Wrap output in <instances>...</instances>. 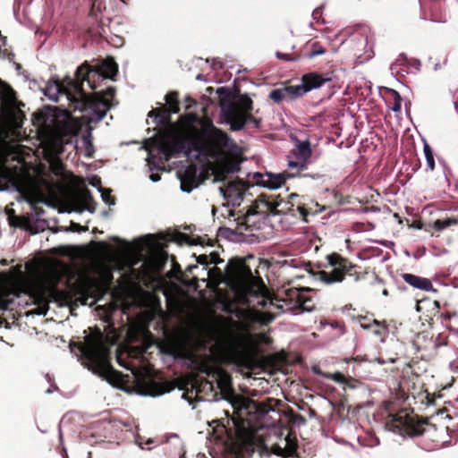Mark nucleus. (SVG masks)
Listing matches in <instances>:
<instances>
[{"instance_id":"nucleus-1","label":"nucleus","mask_w":458,"mask_h":458,"mask_svg":"<svg viewBox=\"0 0 458 458\" xmlns=\"http://www.w3.org/2000/svg\"><path fill=\"white\" fill-rule=\"evenodd\" d=\"M144 148L148 155L146 161L149 170H164V162L182 152L188 158L206 164L212 171L215 182H225L218 190L226 200V206L239 207L248 189L239 178L227 180V175L239 170L233 157L238 148L226 133L211 123H204L200 131H189L183 139L164 134L158 139L148 140Z\"/></svg>"},{"instance_id":"nucleus-2","label":"nucleus","mask_w":458,"mask_h":458,"mask_svg":"<svg viewBox=\"0 0 458 458\" xmlns=\"http://www.w3.org/2000/svg\"><path fill=\"white\" fill-rule=\"evenodd\" d=\"M117 71V64L111 58H106L95 65H89L85 62L77 68L75 80L67 77L62 83L49 81L43 91L45 96L53 101H58L60 97H64L74 110L85 113L84 116L88 122L98 123L109 110L114 89L108 88L103 95L96 93L89 96L84 92L83 83L87 82L91 89H96L99 81L113 79Z\"/></svg>"},{"instance_id":"nucleus-3","label":"nucleus","mask_w":458,"mask_h":458,"mask_svg":"<svg viewBox=\"0 0 458 458\" xmlns=\"http://www.w3.org/2000/svg\"><path fill=\"white\" fill-rule=\"evenodd\" d=\"M225 281L235 295L249 305H254V299H257L259 306L262 308L276 306L283 312L297 310L310 312L315 310V301L309 288L283 286L275 299L268 297L260 277L253 276L251 269L242 260L228 262Z\"/></svg>"},{"instance_id":"nucleus-4","label":"nucleus","mask_w":458,"mask_h":458,"mask_svg":"<svg viewBox=\"0 0 458 458\" xmlns=\"http://www.w3.org/2000/svg\"><path fill=\"white\" fill-rule=\"evenodd\" d=\"M185 357L195 365L198 370L207 375L206 380L192 387L191 392L182 394V397L190 404L192 403L193 395L199 402H215L219 400V395H231V377L215 363L211 348L208 349V353L203 355L188 350Z\"/></svg>"},{"instance_id":"nucleus-5","label":"nucleus","mask_w":458,"mask_h":458,"mask_svg":"<svg viewBox=\"0 0 458 458\" xmlns=\"http://www.w3.org/2000/svg\"><path fill=\"white\" fill-rule=\"evenodd\" d=\"M71 351L80 357L81 364L94 374L106 378L111 384L122 381V376L114 370L109 362V346L107 338L100 329L85 335L83 343L70 345Z\"/></svg>"},{"instance_id":"nucleus-6","label":"nucleus","mask_w":458,"mask_h":458,"mask_svg":"<svg viewBox=\"0 0 458 458\" xmlns=\"http://www.w3.org/2000/svg\"><path fill=\"white\" fill-rule=\"evenodd\" d=\"M80 130V123L65 113L62 119L55 121L49 139L43 142L45 156L56 175L63 174V164L57 157L63 145L69 141L67 137L76 135Z\"/></svg>"},{"instance_id":"nucleus-7","label":"nucleus","mask_w":458,"mask_h":458,"mask_svg":"<svg viewBox=\"0 0 458 458\" xmlns=\"http://www.w3.org/2000/svg\"><path fill=\"white\" fill-rule=\"evenodd\" d=\"M216 93L223 116L233 131H240L247 123H252L256 128L259 126V120L248 114L252 106L250 98L242 97L236 101L227 87L218 88Z\"/></svg>"},{"instance_id":"nucleus-8","label":"nucleus","mask_w":458,"mask_h":458,"mask_svg":"<svg viewBox=\"0 0 458 458\" xmlns=\"http://www.w3.org/2000/svg\"><path fill=\"white\" fill-rule=\"evenodd\" d=\"M206 338L216 342V345L220 349L222 357L226 362L237 366H248L249 356L243 346V339L239 334L228 330L223 335L218 330L211 328L198 337L197 344L205 345Z\"/></svg>"},{"instance_id":"nucleus-9","label":"nucleus","mask_w":458,"mask_h":458,"mask_svg":"<svg viewBox=\"0 0 458 458\" xmlns=\"http://www.w3.org/2000/svg\"><path fill=\"white\" fill-rule=\"evenodd\" d=\"M293 205L279 199L277 195L262 194L250 205L243 215L244 224L250 227H259L270 216L284 215L289 212Z\"/></svg>"},{"instance_id":"nucleus-10","label":"nucleus","mask_w":458,"mask_h":458,"mask_svg":"<svg viewBox=\"0 0 458 458\" xmlns=\"http://www.w3.org/2000/svg\"><path fill=\"white\" fill-rule=\"evenodd\" d=\"M329 265L332 267L330 271L318 270L313 272L312 276L314 280L321 282L325 284H333L344 281L346 276H355L354 280L360 279L359 275L352 273L354 266L349 264L346 260L343 259L339 255L332 254L327 257Z\"/></svg>"},{"instance_id":"nucleus-11","label":"nucleus","mask_w":458,"mask_h":458,"mask_svg":"<svg viewBox=\"0 0 458 458\" xmlns=\"http://www.w3.org/2000/svg\"><path fill=\"white\" fill-rule=\"evenodd\" d=\"M311 149L309 141H299L288 156L287 165L290 168L302 171L307 168Z\"/></svg>"},{"instance_id":"nucleus-12","label":"nucleus","mask_w":458,"mask_h":458,"mask_svg":"<svg viewBox=\"0 0 458 458\" xmlns=\"http://www.w3.org/2000/svg\"><path fill=\"white\" fill-rule=\"evenodd\" d=\"M117 361L121 366L126 368L127 369L131 370L132 374L135 376L137 382L140 387V394L155 397V396L162 395L165 393L168 392L167 388L161 384H157L151 380H148V381L141 380V378H140L138 371H136L133 369H131L127 363H124L122 360L121 355L117 356Z\"/></svg>"},{"instance_id":"nucleus-13","label":"nucleus","mask_w":458,"mask_h":458,"mask_svg":"<svg viewBox=\"0 0 458 458\" xmlns=\"http://www.w3.org/2000/svg\"><path fill=\"white\" fill-rule=\"evenodd\" d=\"M386 427L393 432L400 435H417L419 434L411 425V420L403 413H398L390 416Z\"/></svg>"},{"instance_id":"nucleus-14","label":"nucleus","mask_w":458,"mask_h":458,"mask_svg":"<svg viewBox=\"0 0 458 458\" xmlns=\"http://www.w3.org/2000/svg\"><path fill=\"white\" fill-rule=\"evenodd\" d=\"M294 176V174H291L289 173H280V174H272L266 173L257 174H256V182L262 187L267 188L269 190H276L282 187L287 179H291Z\"/></svg>"},{"instance_id":"nucleus-15","label":"nucleus","mask_w":458,"mask_h":458,"mask_svg":"<svg viewBox=\"0 0 458 458\" xmlns=\"http://www.w3.org/2000/svg\"><path fill=\"white\" fill-rule=\"evenodd\" d=\"M269 448L275 454L286 457L294 453L296 449V443L294 439L291 437L290 432L285 430V433H281L278 441L272 444Z\"/></svg>"},{"instance_id":"nucleus-16","label":"nucleus","mask_w":458,"mask_h":458,"mask_svg":"<svg viewBox=\"0 0 458 458\" xmlns=\"http://www.w3.org/2000/svg\"><path fill=\"white\" fill-rule=\"evenodd\" d=\"M181 190L190 193L199 184V175L195 165L187 166L182 173H179Z\"/></svg>"},{"instance_id":"nucleus-17","label":"nucleus","mask_w":458,"mask_h":458,"mask_svg":"<svg viewBox=\"0 0 458 458\" xmlns=\"http://www.w3.org/2000/svg\"><path fill=\"white\" fill-rule=\"evenodd\" d=\"M330 78H323L321 75L317 73H308L303 75L301 83L295 85L297 89V95L301 97L303 94L314 89L320 88L325 82L329 81Z\"/></svg>"},{"instance_id":"nucleus-18","label":"nucleus","mask_w":458,"mask_h":458,"mask_svg":"<svg viewBox=\"0 0 458 458\" xmlns=\"http://www.w3.org/2000/svg\"><path fill=\"white\" fill-rule=\"evenodd\" d=\"M402 278L406 284L412 286L413 288L426 292H437V290L433 287L431 281L428 278L409 273L403 274Z\"/></svg>"},{"instance_id":"nucleus-19","label":"nucleus","mask_w":458,"mask_h":458,"mask_svg":"<svg viewBox=\"0 0 458 458\" xmlns=\"http://www.w3.org/2000/svg\"><path fill=\"white\" fill-rule=\"evenodd\" d=\"M295 89H297L295 85H291L273 89L269 93V98L275 102H280L282 100L292 101L300 97L297 95Z\"/></svg>"},{"instance_id":"nucleus-20","label":"nucleus","mask_w":458,"mask_h":458,"mask_svg":"<svg viewBox=\"0 0 458 458\" xmlns=\"http://www.w3.org/2000/svg\"><path fill=\"white\" fill-rule=\"evenodd\" d=\"M34 302L38 303V306L32 311L37 315H46L48 310V300L42 289V293H37L30 295Z\"/></svg>"},{"instance_id":"nucleus-21","label":"nucleus","mask_w":458,"mask_h":458,"mask_svg":"<svg viewBox=\"0 0 458 458\" xmlns=\"http://www.w3.org/2000/svg\"><path fill=\"white\" fill-rule=\"evenodd\" d=\"M166 105L168 106V112L175 114L179 111L178 102L176 100V94L171 92L165 97Z\"/></svg>"},{"instance_id":"nucleus-22","label":"nucleus","mask_w":458,"mask_h":458,"mask_svg":"<svg viewBox=\"0 0 458 458\" xmlns=\"http://www.w3.org/2000/svg\"><path fill=\"white\" fill-rule=\"evenodd\" d=\"M423 151H424L425 158L427 161L428 168L431 171L434 170L435 160H434L433 151H432L431 148L427 143H424Z\"/></svg>"},{"instance_id":"nucleus-23","label":"nucleus","mask_w":458,"mask_h":458,"mask_svg":"<svg viewBox=\"0 0 458 458\" xmlns=\"http://www.w3.org/2000/svg\"><path fill=\"white\" fill-rule=\"evenodd\" d=\"M458 224V221L454 218H446V219H443V220H437L435 223H434V227L435 229H437V231H442V230H445L446 229L447 227L453 225H457Z\"/></svg>"},{"instance_id":"nucleus-24","label":"nucleus","mask_w":458,"mask_h":458,"mask_svg":"<svg viewBox=\"0 0 458 458\" xmlns=\"http://www.w3.org/2000/svg\"><path fill=\"white\" fill-rule=\"evenodd\" d=\"M16 294L13 292L8 293L4 296L3 293L0 291V309L6 310L10 303L13 301V298Z\"/></svg>"},{"instance_id":"nucleus-25","label":"nucleus","mask_w":458,"mask_h":458,"mask_svg":"<svg viewBox=\"0 0 458 458\" xmlns=\"http://www.w3.org/2000/svg\"><path fill=\"white\" fill-rule=\"evenodd\" d=\"M326 53V50L324 47L318 46L317 43L313 45V49L310 51L308 55L310 58H313L317 55H324Z\"/></svg>"},{"instance_id":"nucleus-26","label":"nucleus","mask_w":458,"mask_h":458,"mask_svg":"<svg viewBox=\"0 0 458 458\" xmlns=\"http://www.w3.org/2000/svg\"><path fill=\"white\" fill-rule=\"evenodd\" d=\"M327 378H330L337 383H344L345 377L341 372H335L334 374H328L326 376Z\"/></svg>"},{"instance_id":"nucleus-27","label":"nucleus","mask_w":458,"mask_h":458,"mask_svg":"<svg viewBox=\"0 0 458 458\" xmlns=\"http://www.w3.org/2000/svg\"><path fill=\"white\" fill-rule=\"evenodd\" d=\"M105 267H105L103 274L101 275V277H102V280L104 281V283L110 284L113 279L112 272L109 269L107 265H105Z\"/></svg>"},{"instance_id":"nucleus-28","label":"nucleus","mask_w":458,"mask_h":458,"mask_svg":"<svg viewBox=\"0 0 458 458\" xmlns=\"http://www.w3.org/2000/svg\"><path fill=\"white\" fill-rule=\"evenodd\" d=\"M100 192H101V197L106 203H107L109 205L114 204V201L112 199V197L110 196L109 192H106L105 191H101Z\"/></svg>"},{"instance_id":"nucleus-29","label":"nucleus","mask_w":458,"mask_h":458,"mask_svg":"<svg viewBox=\"0 0 458 458\" xmlns=\"http://www.w3.org/2000/svg\"><path fill=\"white\" fill-rule=\"evenodd\" d=\"M89 184L92 186V187H95V188H98L99 191H101V181L100 179L98 177V176H93L90 180H89Z\"/></svg>"},{"instance_id":"nucleus-30","label":"nucleus","mask_w":458,"mask_h":458,"mask_svg":"<svg viewBox=\"0 0 458 458\" xmlns=\"http://www.w3.org/2000/svg\"><path fill=\"white\" fill-rule=\"evenodd\" d=\"M102 9H105V5L98 0H92V11L93 12H100Z\"/></svg>"},{"instance_id":"nucleus-31","label":"nucleus","mask_w":458,"mask_h":458,"mask_svg":"<svg viewBox=\"0 0 458 458\" xmlns=\"http://www.w3.org/2000/svg\"><path fill=\"white\" fill-rule=\"evenodd\" d=\"M395 94H396V98H395V101L392 106V110L396 113L401 110V97L398 93L395 92Z\"/></svg>"},{"instance_id":"nucleus-32","label":"nucleus","mask_w":458,"mask_h":458,"mask_svg":"<svg viewBox=\"0 0 458 458\" xmlns=\"http://www.w3.org/2000/svg\"><path fill=\"white\" fill-rule=\"evenodd\" d=\"M274 316L271 314H262L261 318H259V321H260L262 324H268L274 319Z\"/></svg>"},{"instance_id":"nucleus-33","label":"nucleus","mask_w":458,"mask_h":458,"mask_svg":"<svg viewBox=\"0 0 458 458\" xmlns=\"http://www.w3.org/2000/svg\"><path fill=\"white\" fill-rule=\"evenodd\" d=\"M303 178H310L312 180H319L321 179L322 175L319 174H304L301 175Z\"/></svg>"},{"instance_id":"nucleus-34","label":"nucleus","mask_w":458,"mask_h":458,"mask_svg":"<svg viewBox=\"0 0 458 458\" xmlns=\"http://www.w3.org/2000/svg\"><path fill=\"white\" fill-rule=\"evenodd\" d=\"M238 409L242 411V409L248 410L250 409V403L248 400L242 399L241 400V403L238 405Z\"/></svg>"},{"instance_id":"nucleus-35","label":"nucleus","mask_w":458,"mask_h":458,"mask_svg":"<svg viewBox=\"0 0 458 458\" xmlns=\"http://www.w3.org/2000/svg\"><path fill=\"white\" fill-rule=\"evenodd\" d=\"M208 260V257L206 255H199L197 257V262L200 264H207Z\"/></svg>"},{"instance_id":"nucleus-36","label":"nucleus","mask_w":458,"mask_h":458,"mask_svg":"<svg viewBox=\"0 0 458 458\" xmlns=\"http://www.w3.org/2000/svg\"><path fill=\"white\" fill-rule=\"evenodd\" d=\"M297 210L299 211L300 216H301V217H303V218L308 215V211H307V210H306V208H305L304 207H302V206H298V207H297Z\"/></svg>"},{"instance_id":"nucleus-37","label":"nucleus","mask_w":458,"mask_h":458,"mask_svg":"<svg viewBox=\"0 0 458 458\" xmlns=\"http://www.w3.org/2000/svg\"><path fill=\"white\" fill-rule=\"evenodd\" d=\"M312 371H313V373H315V374H317V375L323 376V377H326V376L327 375V374H326V373H323V372L320 370V369H319L318 367H317V366L312 367Z\"/></svg>"},{"instance_id":"nucleus-38","label":"nucleus","mask_w":458,"mask_h":458,"mask_svg":"<svg viewBox=\"0 0 458 458\" xmlns=\"http://www.w3.org/2000/svg\"><path fill=\"white\" fill-rule=\"evenodd\" d=\"M149 180L152 181L153 182H157L160 181V175L158 174H151L149 175Z\"/></svg>"},{"instance_id":"nucleus-39","label":"nucleus","mask_w":458,"mask_h":458,"mask_svg":"<svg viewBox=\"0 0 458 458\" xmlns=\"http://www.w3.org/2000/svg\"><path fill=\"white\" fill-rule=\"evenodd\" d=\"M83 142H84V144H85V146H86V148H91V147H92L91 142H90V140H89L88 137H85V138L83 139Z\"/></svg>"},{"instance_id":"nucleus-40","label":"nucleus","mask_w":458,"mask_h":458,"mask_svg":"<svg viewBox=\"0 0 458 458\" xmlns=\"http://www.w3.org/2000/svg\"><path fill=\"white\" fill-rule=\"evenodd\" d=\"M276 56H277L279 59L288 60V57H287V55H286V54H283V53L277 52V53H276Z\"/></svg>"},{"instance_id":"nucleus-41","label":"nucleus","mask_w":458,"mask_h":458,"mask_svg":"<svg viewBox=\"0 0 458 458\" xmlns=\"http://www.w3.org/2000/svg\"><path fill=\"white\" fill-rule=\"evenodd\" d=\"M456 313H445L443 315V318L445 319H451L453 317H454Z\"/></svg>"},{"instance_id":"nucleus-42","label":"nucleus","mask_w":458,"mask_h":458,"mask_svg":"<svg viewBox=\"0 0 458 458\" xmlns=\"http://www.w3.org/2000/svg\"><path fill=\"white\" fill-rule=\"evenodd\" d=\"M370 327V324L360 323V327H362L363 329H369Z\"/></svg>"},{"instance_id":"nucleus-43","label":"nucleus","mask_w":458,"mask_h":458,"mask_svg":"<svg viewBox=\"0 0 458 458\" xmlns=\"http://www.w3.org/2000/svg\"><path fill=\"white\" fill-rule=\"evenodd\" d=\"M54 294H55V289H54V287H50L49 288V295L54 296Z\"/></svg>"},{"instance_id":"nucleus-44","label":"nucleus","mask_w":458,"mask_h":458,"mask_svg":"<svg viewBox=\"0 0 458 458\" xmlns=\"http://www.w3.org/2000/svg\"><path fill=\"white\" fill-rule=\"evenodd\" d=\"M8 100H9V102L12 104V102H13V92H12V91H10V96H8Z\"/></svg>"},{"instance_id":"nucleus-45","label":"nucleus","mask_w":458,"mask_h":458,"mask_svg":"<svg viewBox=\"0 0 458 458\" xmlns=\"http://www.w3.org/2000/svg\"><path fill=\"white\" fill-rule=\"evenodd\" d=\"M229 215L232 216H235V212L233 210H229Z\"/></svg>"},{"instance_id":"nucleus-46","label":"nucleus","mask_w":458,"mask_h":458,"mask_svg":"<svg viewBox=\"0 0 458 458\" xmlns=\"http://www.w3.org/2000/svg\"><path fill=\"white\" fill-rule=\"evenodd\" d=\"M382 293H383V295H385V296H387V295H388V292H387V290H386V289L383 290Z\"/></svg>"},{"instance_id":"nucleus-47","label":"nucleus","mask_w":458,"mask_h":458,"mask_svg":"<svg viewBox=\"0 0 458 458\" xmlns=\"http://www.w3.org/2000/svg\"><path fill=\"white\" fill-rule=\"evenodd\" d=\"M63 458H68V454H67V453H66V451H65V450H64V454H63Z\"/></svg>"},{"instance_id":"nucleus-48","label":"nucleus","mask_w":458,"mask_h":458,"mask_svg":"<svg viewBox=\"0 0 458 458\" xmlns=\"http://www.w3.org/2000/svg\"><path fill=\"white\" fill-rule=\"evenodd\" d=\"M52 392H53V390H52L51 388H48V389L46 391V393H47V394H51Z\"/></svg>"},{"instance_id":"nucleus-49","label":"nucleus","mask_w":458,"mask_h":458,"mask_svg":"<svg viewBox=\"0 0 458 458\" xmlns=\"http://www.w3.org/2000/svg\"><path fill=\"white\" fill-rule=\"evenodd\" d=\"M88 208V210H89L90 212H94V210H95V208H91L90 207H89V208Z\"/></svg>"},{"instance_id":"nucleus-50","label":"nucleus","mask_w":458,"mask_h":458,"mask_svg":"<svg viewBox=\"0 0 458 458\" xmlns=\"http://www.w3.org/2000/svg\"><path fill=\"white\" fill-rule=\"evenodd\" d=\"M290 197L293 199V198L298 197V195L297 194H291Z\"/></svg>"},{"instance_id":"nucleus-51","label":"nucleus","mask_w":458,"mask_h":458,"mask_svg":"<svg viewBox=\"0 0 458 458\" xmlns=\"http://www.w3.org/2000/svg\"><path fill=\"white\" fill-rule=\"evenodd\" d=\"M196 78H197V80H201V75H200V74H199V75H197V77H196Z\"/></svg>"},{"instance_id":"nucleus-52","label":"nucleus","mask_w":458,"mask_h":458,"mask_svg":"<svg viewBox=\"0 0 458 458\" xmlns=\"http://www.w3.org/2000/svg\"><path fill=\"white\" fill-rule=\"evenodd\" d=\"M377 361H378V363H380V364H383V363H384V361H383L382 360H379V359L377 360Z\"/></svg>"},{"instance_id":"nucleus-53","label":"nucleus","mask_w":458,"mask_h":458,"mask_svg":"<svg viewBox=\"0 0 458 458\" xmlns=\"http://www.w3.org/2000/svg\"><path fill=\"white\" fill-rule=\"evenodd\" d=\"M88 458H91V453L90 452L88 454Z\"/></svg>"},{"instance_id":"nucleus-54","label":"nucleus","mask_w":458,"mask_h":458,"mask_svg":"<svg viewBox=\"0 0 458 458\" xmlns=\"http://www.w3.org/2000/svg\"><path fill=\"white\" fill-rule=\"evenodd\" d=\"M373 324L377 325V320H374V321H373Z\"/></svg>"}]
</instances>
